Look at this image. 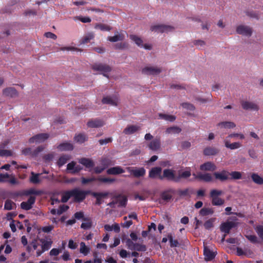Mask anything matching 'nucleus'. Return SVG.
<instances>
[{
  "instance_id": "19",
  "label": "nucleus",
  "mask_w": 263,
  "mask_h": 263,
  "mask_svg": "<svg viewBox=\"0 0 263 263\" xmlns=\"http://www.w3.org/2000/svg\"><path fill=\"white\" fill-rule=\"evenodd\" d=\"M193 175L194 176L195 179H197L206 182H211L213 179L211 175L209 173L202 174L200 173L197 175H196L195 174H193Z\"/></svg>"
},
{
  "instance_id": "15",
  "label": "nucleus",
  "mask_w": 263,
  "mask_h": 263,
  "mask_svg": "<svg viewBox=\"0 0 263 263\" xmlns=\"http://www.w3.org/2000/svg\"><path fill=\"white\" fill-rule=\"evenodd\" d=\"M149 149L153 151H157L161 147V140L160 137H156L153 139L147 145Z\"/></svg>"
},
{
  "instance_id": "23",
  "label": "nucleus",
  "mask_w": 263,
  "mask_h": 263,
  "mask_svg": "<svg viewBox=\"0 0 263 263\" xmlns=\"http://www.w3.org/2000/svg\"><path fill=\"white\" fill-rule=\"evenodd\" d=\"M216 169V166L212 162H206L200 166V170L203 171H214Z\"/></svg>"
},
{
  "instance_id": "45",
  "label": "nucleus",
  "mask_w": 263,
  "mask_h": 263,
  "mask_svg": "<svg viewBox=\"0 0 263 263\" xmlns=\"http://www.w3.org/2000/svg\"><path fill=\"white\" fill-rule=\"evenodd\" d=\"M71 197H72L71 190L65 191L62 194L61 202L63 203H65L67 202L69 198Z\"/></svg>"
},
{
  "instance_id": "40",
  "label": "nucleus",
  "mask_w": 263,
  "mask_h": 263,
  "mask_svg": "<svg viewBox=\"0 0 263 263\" xmlns=\"http://www.w3.org/2000/svg\"><path fill=\"white\" fill-rule=\"evenodd\" d=\"M41 174H35L34 172H31V177L30 178V181L33 184H38L41 182V180L39 176Z\"/></svg>"
},
{
  "instance_id": "12",
  "label": "nucleus",
  "mask_w": 263,
  "mask_h": 263,
  "mask_svg": "<svg viewBox=\"0 0 263 263\" xmlns=\"http://www.w3.org/2000/svg\"><path fill=\"white\" fill-rule=\"evenodd\" d=\"M213 175L216 180L221 182H224L230 179L229 172L225 170H223L220 172H215Z\"/></svg>"
},
{
  "instance_id": "63",
  "label": "nucleus",
  "mask_w": 263,
  "mask_h": 263,
  "mask_svg": "<svg viewBox=\"0 0 263 263\" xmlns=\"http://www.w3.org/2000/svg\"><path fill=\"white\" fill-rule=\"evenodd\" d=\"M168 238L171 243V246L172 247H177L178 245V242L177 240H174L171 235H168Z\"/></svg>"
},
{
  "instance_id": "4",
  "label": "nucleus",
  "mask_w": 263,
  "mask_h": 263,
  "mask_svg": "<svg viewBox=\"0 0 263 263\" xmlns=\"http://www.w3.org/2000/svg\"><path fill=\"white\" fill-rule=\"evenodd\" d=\"M178 178L175 174V171L172 169L166 168L163 171V174L160 177V180L166 179L168 181H172L175 183H178Z\"/></svg>"
},
{
  "instance_id": "14",
  "label": "nucleus",
  "mask_w": 263,
  "mask_h": 263,
  "mask_svg": "<svg viewBox=\"0 0 263 263\" xmlns=\"http://www.w3.org/2000/svg\"><path fill=\"white\" fill-rule=\"evenodd\" d=\"M104 124L103 120L96 118L89 120L87 123V125L90 128H99L102 127Z\"/></svg>"
},
{
  "instance_id": "56",
  "label": "nucleus",
  "mask_w": 263,
  "mask_h": 263,
  "mask_svg": "<svg viewBox=\"0 0 263 263\" xmlns=\"http://www.w3.org/2000/svg\"><path fill=\"white\" fill-rule=\"evenodd\" d=\"M246 237L247 238V239L249 240H250L252 243H256L260 242V241L258 240V238L255 235H247Z\"/></svg>"
},
{
  "instance_id": "30",
  "label": "nucleus",
  "mask_w": 263,
  "mask_h": 263,
  "mask_svg": "<svg viewBox=\"0 0 263 263\" xmlns=\"http://www.w3.org/2000/svg\"><path fill=\"white\" fill-rule=\"evenodd\" d=\"M219 153V150L213 147H206L203 150V154L205 156H214Z\"/></svg>"
},
{
  "instance_id": "29",
  "label": "nucleus",
  "mask_w": 263,
  "mask_h": 263,
  "mask_svg": "<svg viewBox=\"0 0 263 263\" xmlns=\"http://www.w3.org/2000/svg\"><path fill=\"white\" fill-rule=\"evenodd\" d=\"M225 146L230 149H237L241 146V143L239 142H234L230 143L228 139H226L224 141Z\"/></svg>"
},
{
  "instance_id": "6",
  "label": "nucleus",
  "mask_w": 263,
  "mask_h": 263,
  "mask_svg": "<svg viewBox=\"0 0 263 263\" xmlns=\"http://www.w3.org/2000/svg\"><path fill=\"white\" fill-rule=\"evenodd\" d=\"M126 170L131 175L136 178L143 177L146 173V171L144 167H127Z\"/></svg>"
},
{
  "instance_id": "36",
  "label": "nucleus",
  "mask_w": 263,
  "mask_h": 263,
  "mask_svg": "<svg viewBox=\"0 0 263 263\" xmlns=\"http://www.w3.org/2000/svg\"><path fill=\"white\" fill-rule=\"evenodd\" d=\"M191 175L190 171H185L184 172H178V175L177 176V178H178V182H180L181 179H187Z\"/></svg>"
},
{
  "instance_id": "18",
  "label": "nucleus",
  "mask_w": 263,
  "mask_h": 263,
  "mask_svg": "<svg viewBox=\"0 0 263 263\" xmlns=\"http://www.w3.org/2000/svg\"><path fill=\"white\" fill-rule=\"evenodd\" d=\"M40 242L42 243V249L43 251L49 250L52 243L51 238L49 236L46 237L45 238L40 239Z\"/></svg>"
},
{
  "instance_id": "50",
  "label": "nucleus",
  "mask_w": 263,
  "mask_h": 263,
  "mask_svg": "<svg viewBox=\"0 0 263 263\" xmlns=\"http://www.w3.org/2000/svg\"><path fill=\"white\" fill-rule=\"evenodd\" d=\"M181 132V129L177 126L168 127L166 129V132L168 134H179Z\"/></svg>"
},
{
  "instance_id": "5",
  "label": "nucleus",
  "mask_w": 263,
  "mask_h": 263,
  "mask_svg": "<svg viewBox=\"0 0 263 263\" xmlns=\"http://www.w3.org/2000/svg\"><path fill=\"white\" fill-rule=\"evenodd\" d=\"M150 29L152 31L160 33H167L168 32L173 31L175 30V28L171 25L158 24L152 26Z\"/></svg>"
},
{
  "instance_id": "48",
  "label": "nucleus",
  "mask_w": 263,
  "mask_h": 263,
  "mask_svg": "<svg viewBox=\"0 0 263 263\" xmlns=\"http://www.w3.org/2000/svg\"><path fill=\"white\" fill-rule=\"evenodd\" d=\"M105 230L110 231L114 230L116 232H119L120 231V227L118 224H115L112 226L106 224L104 226Z\"/></svg>"
},
{
  "instance_id": "25",
  "label": "nucleus",
  "mask_w": 263,
  "mask_h": 263,
  "mask_svg": "<svg viewBox=\"0 0 263 263\" xmlns=\"http://www.w3.org/2000/svg\"><path fill=\"white\" fill-rule=\"evenodd\" d=\"M174 193V192L172 190H169L163 192L161 194V198L162 200L164 202L170 201L173 197V194Z\"/></svg>"
},
{
  "instance_id": "3",
  "label": "nucleus",
  "mask_w": 263,
  "mask_h": 263,
  "mask_svg": "<svg viewBox=\"0 0 263 263\" xmlns=\"http://www.w3.org/2000/svg\"><path fill=\"white\" fill-rule=\"evenodd\" d=\"M72 196L76 202H81L86 198L89 194L88 191H82L79 188H74L71 190Z\"/></svg>"
},
{
  "instance_id": "28",
  "label": "nucleus",
  "mask_w": 263,
  "mask_h": 263,
  "mask_svg": "<svg viewBox=\"0 0 263 263\" xmlns=\"http://www.w3.org/2000/svg\"><path fill=\"white\" fill-rule=\"evenodd\" d=\"M57 148L61 151H70L73 150V146L69 142H64L60 144Z\"/></svg>"
},
{
  "instance_id": "43",
  "label": "nucleus",
  "mask_w": 263,
  "mask_h": 263,
  "mask_svg": "<svg viewBox=\"0 0 263 263\" xmlns=\"http://www.w3.org/2000/svg\"><path fill=\"white\" fill-rule=\"evenodd\" d=\"M130 39L133 41L138 46L142 47L143 46V41L141 38L136 35H130Z\"/></svg>"
},
{
  "instance_id": "20",
  "label": "nucleus",
  "mask_w": 263,
  "mask_h": 263,
  "mask_svg": "<svg viewBox=\"0 0 263 263\" xmlns=\"http://www.w3.org/2000/svg\"><path fill=\"white\" fill-rule=\"evenodd\" d=\"M216 254V252L211 250L208 247H204V255L205 259L206 261L211 260L214 259Z\"/></svg>"
},
{
  "instance_id": "27",
  "label": "nucleus",
  "mask_w": 263,
  "mask_h": 263,
  "mask_svg": "<svg viewBox=\"0 0 263 263\" xmlns=\"http://www.w3.org/2000/svg\"><path fill=\"white\" fill-rule=\"evenodd\" d=\"M79 162L87 168H90L95 166L94 162L90 159L82 158L79 160Z\"/></svg>"
},
{
  "instance_id": "60",
  "label": "nucleus",
  "mask_w": 263,
  "mask_h": 263,
  "mask_svg": "<svg viewBox=\"0 0 263 263\" xmlns=\"http://www.w3.org/2000/svg\"><path fill=\"white\" fill-rule=\"evenodd\" d=\"M97 180V178L95 177H91L89 178H86L84 177L82 178V183L83 184H86L90 182Z\"/></svg>"
},
{
  "instance_id": "17",
  "label": "nucleus",
  "mask_w": 263,
  "mask_h": 263,
  "mask_svg": "<svg viewBox=\"0 0 263 263\" xmlns=\"http://www.w3.org/2000/svg\"><path fill=\"white\" fill-rule=\"evenodd\" d=\"M119 99L118 97H115L114 98H111L110 97L107 96L104 97L102 100V102L104 104H110L112 106H117L119 103Z\"/></svg>"
},
{
  "instance_id": "49",
  "label": "nucleus",
  "mask_w": 263,
  "mask_h": 263,
  "mask_svg": "<svg viewBox=\"0 0 263 263\" xmlns=\"http://www.w3.org/2000/svg\"><path fill=\"white\" fill-rule=\"evenodd\" d=\"M80 252L84 255H86L89 252V248L85 245L84 242H81L80 243Z\"/></svg>"
},
{
  "instance_id": "22",
  "label": "nucleus",
  "mask_w": 263,
  "mask_h": 263,
  "mask_svg": "<svg viewBox=\"0 0 263 263\" xmlns=\"http://www.w3.org/2000/svg\"><path fill=\"white\" fill-rule=\"evenodd\" d=\"M109 194L108 192L104 193H98L93 192L92 195L93 197L96 198V204L97 205H100L103 202V199L105 197H106Z\"/></svg>"
},
{
  "instance_id": "41",
  "label": "nucleus",
  "mask_w": 263,
  "mask_h": 263,
  "mask_svg": "<svg viewBox=\"0 0 263 263\" xmlns=\"http://www.w3.org/2000/svg\"><path fill=\"white\" fill-rule=\"evenodd\" d=\"M254 229L260 239V242L263 243V226L257 225L254 227Z\"/></svg>"
},
{
  "instance_id": "32",
  "label": "nucleus",
  "mask_w": 263,
  "mask_h": 263,
  "mask_svg": "<svg viewBox=\"0 0 263 263\" xmlns=\"http://www.w3.org/2000/svg\"><path fill=\"white\" fill-rule=\"evenodd\" d=\"M132 219H137L136 215H129L128 216H125L124 219L125 222L122 224V227L128 228L133 223L132 221Z\"/></svg>"
},
{
  "instance_id": "10",
  "label": "nucleus",
  "mask_w": 263,
  "mask_h": 263,
  "mask_svg": "<svg viewBox=\"0 0 263 263\" xmlns=\"http://www.w3.org/2000/svg\"><path fill=\"white\" fill-rule=\"evenodd\" d=\"M161 71L160 68L154 66H146L142 69V73L147 75H157Z\"/></svg>"
},
{
  "instance_id": "38",
  "label": "nucleus",
  "mask_w": 263,
  "mask_h": 263,
  "mask_svg": "<svg viewBox=\"0 0 263 263\" xmlns=\"http://www.w3.org/2000/svg\"><path fill=\"white\" fill-rule=\"evenodd\" d=\"M217 126L225 128H233L236 126V125L233 122L224 121L218 123Z\"/></svg>"
},
{
  "instance_id": "62",
  "label": "nucleus",
  "mask_w": 263,
  "mask_h": 263,
  "mask_svg": "<svg viewBox=\"0 0 263 263\" xmlns=\"http://www.w3.org/2000/svg\"><path fill=\"white\" fill-rule=\"evenodd\" d=\"M43 193L42 191L41 190H36L33 189H31L27 192L28 195H40Z\"/></svg>"
},
{
  "instance_id": "26",
  "label": "nucleus",
  "mask_w": 263,
  "mask_h": 263,
  "mask_svg": "<svg viewBox=\"0 0 263 263\" xmlns=\"http://www.w3.org/2000/svg\"><path fill=\"white\" fill-rule=\"evenodd\" d=\"M3 93L6 97L11 98L15 97L17 96V90L13 87H7L3 91Z\"/></svg>"
},
{
  "instance_id": "59",
  "label": "nucleus",
  "mask_w": 263,
  "mask_h": 263,
  "mask_svg": "<svg viewBox=\"0 0 263 263\" xmlns=\"http://www.w3.org/2000/svg\"><path fill=\"white\" fill-rule=\"evenodd\" d=\"M12 155V153L10 150L2 149H0V156H11Z\"/></svg>"
},
{
  "instance_id": "9",
  "label": "nucleus",
  "mask_w": 263,
  "mask_h": 263,
  "mask_svg": "<svg viewBox=\"0 0 263 263\" xmlns=\"http://www.w3.org/2000/svg\"><path fill=\"white\" fill-rule=\"evenodd\" d=\"M92 69L95 71H99L102 72L105 77H108V75L106 73L111 71V67L106 65L103 64H96L92 66Z\"/></svg>"
},
{
  "instance_id": "64",
  "label": "nucleus",
  "mask_w": 263,
  "mask_h": 263,
  "mask_svg": "<svg viewBox=\"0 0 263 263\" xmlns=\"http://www.w3.org/2000/svg\"><path fill=\"white\" fill-rule=\"evenodd\" d=\"M54 157V155L53 153H50L46 155H45L43 158L46 162L50 161L53 159Z\"/></svg>"
},
{
  "instance_id": "33",
  "label": "nucleus",
  "mask_w": 263,
  "mask_h": 263,
  "mask_svg": "<svg viewBox=\"0 0 263 263\" xmlns=\"http://www.w3.org/2000/svg\"><path fill=\"white\" fill-rule=\"evenodd\" d=\"M101 165L103 167H104V169H106L108 166L113 165L114 164V162L111 161V159L108 158H102L100 161Z\"/></svg>"
},
{
  "instance_id": "61",
  "label": "nucleus",
  "mask_w": 263,
  "mask_h": 263,
  "mask_svg": "<svg viewBox=\"0 0 263 263\" xmlns=\"http://www.w3.org/2000/svg\"><path fill=\"white\" fill-rule=\"evenodd\" d=\"M69 209V206L67 205L62 204L59 206V209L58 210V212L57 214H62L64 212L67 211V210Z\"/></svg>"
},
{
  "instance_id": "13",
  "label": "nucleus",
  "mask_w": 263,
  "mask_h": 263,
  "mask_svg": "<svg viewBox=\"0 0 263 263\" xmlns=\"http://www.w3.org/2000/svg\"><path fill=\"white\" fill-rule=\"evenodd\" d=\"M75 218L78 219H82L83 222L81 226L82 229H88L91 228V220L89 218L85 217L84 215H76Z\"/></svg>"
},
{
  "instance_id": "21",
  "label": "nucleus",
  "mask_w": 263,
  "mask_h": 263,
  "mask_svg": "<svg viewBox=\"0 0 263 263\" xmlns=\"http://www.w3.org/2000/svg\"><path fill=\"white\" fill-rule=\"evenodd\" d=\"M35 201V198L33 196H30L27 201H24L21 203V207L24 210H30L31 209L32 204L34 203Z\"/></svg>"
},
{
  "instance_id": "57",
  "label": "nucleus",
  "mask_w": 263,
  "mask_h": 263,
  "mask_svg": "<svg viewBox=\"0 0 263 263\" xmlns=\"http://www.w3.org/2000/svg\"><path fill=\"white\" fill-rule=\"evenodd\" d=\"M181 106L183 108L191 111H193L195 109V106L193 104L189 103H183L181 104Z\"/></svg>"
},
{
  "instance_id": "42",
  "label": "nucleus",
  "mask_w": 263,
  "mask_h": 263,
  "mask_svg": "<svg viewBox=\"0 0 263 263\" xmlns=\"http://www.w3.org/2000/svg\"><path fill=\"white\" fill-rule=\"evenodd\" d=\"M95 37L93 33H89L84 36L80 41L81 44H85L90 42V41L93 39Z\"/></svg>"
},
{
  "instance_id": "52",
  "label": "nucleus",
  "mask_w": 263,
  "mask_h": 263,
  "mask_svg": "<svg viewBox=\"0 0 263 263\" xmlns=\"http://www.w3.org/2000/svg\"><path fill=\"white\" fill-rule=\"evenodd\" d=\"M15 204L11 200L7 199L5 203L4 209L7 210H11L13 209Z\"/></svg>"
},
{
  "instance_id": "7",
  "label": "nucleus",
  "mask_w": 263,
  "mask_h": 263,
  "mask_svg": "<svg viewBox=\"0 0 263 263\" xmlns=\"http://www.w3.org/2000/svg\"><path fill=\"white\" fill-rule=\"evenodd\" d=\"M236 32L239 34L250 36L252 34L253 31L252 28L250 27L241 25L237 27Z\"/></svg>"
},
{
  "instance_id": "47",
  "label": "nucleus",
  "mask_w": 263,
  "mask_h": 263,
  "mask_svg": "<svg viewBox=\"0 0 263 263\" xmlns=\"http://www.w3.org/2000/svg\"><path fill=\"white\" fill-rule=\"evenodd\" d=\"M229 176H231L230 179L238 180L242 177L241 173L237 171H233L229 173Z\"/></svg>"
},
{
  "instance_id": "37",
  "label": "nucleus",
  "mask_w": 263,
  "mask_h": 263,
  "mask_svg": "<svg viewBox=\"0 0 263 263\" xmlns=\"http://www.w3.org/2000/svg\"><path fill=\"white\" fill-rule=\"evenodd\" d=\"M124 39V35L122 33H120L113 36H108L107 40L111 42H116L119 41H123Z\"/></svg>"
},
{
  "instance_id": "55",
  "label": "nucleus",
  "mask_w": 263,
  "mask_h": 263,
  "mask_svg": "<svg viewBox=\"0 0 263 263\" xmlns=\"http://www.w3.org/2000/svg\"><path fill=\"white\" fill-rule=\"evenodd\" d=\"M232 138H238L240 139H245V136L242 134H238V133H232L231 134H229L228 137H226V139H230Z\"/></svg>"
},
{
  "instance_id": "31",
  "label": "nucleus",
  "mask_w": 263,
  "mask_h": 263,
  "mask_svg": "<svg viewBox=\"0 0 263 263\" xmlns=\"http://www.w3.org/2000/svg\"><path fill=\"white\" fill-rule=\"evenodd\" d=\"M140 127L137 125H129L127 126L123 130L126 135H131L139 130Z\"/></svg>"
},
{
  "instance_id": "35",
  "label": "nucleus",
  "mask_w": 263,
  "mask_h": 263,
  "mask_svg": "<svg viewBox=\"0 0 263 263\" xmlns=\"http://www.w3.org/2000/svg\"><path fill=\"white\" fill-rule=\"evenodd\" d=\"M70 158H71L70 156L68 155H63L59 158V159L57 162V165L59 167H61L62 166L64 165L65 163H66L67 161L70 160Z\"/></svg>"
},
{
  "instance_id": "53",
  "label": "nucleus",
  "mask_w": 263,
  "mask_h": 263,
  "mask_svg": "<svg viewBox=\"0 0 263 263\" xmlns=\"http://www.w3.org/2000/svg\"><path fill=\"white\" fill-rule=\"evenodd\" d=\"M96 28L100 29L101 31H109L111 29V27L110 26L104 24H100L97 25L96 26Z\"/></svg>"
},
{
  "instance_id": "11",
  "label": "nucleus",
  "mask_w": 263,
  "mask_h": 263,
  "mask_svg": "<svg viewBox=\"0 0 263 263\" xmlns=\"http://www.w3.org/2000/svg\"><path fill=\"white\" fill-rule=\"evenodd\" d=\"M49 137V135L47 133H42L37 134L32 137L30 138L29 140V142L30 143L34 142L35 143H41L47 140Z\"/></svg>"
},
{
  "instance_id": "16",
  "label": "nucleus",
  "mask_w": 263,
  "mask_h": 263,
  "mask_svg": "<svg viewBox=\"0 0 263 263\" xmlns=\"http://www.w3.org/2000/svg\"><path fill=\"white\" fill-rule=\"evenodd\" d=\"M162 168L161 167L157 166L152 167L148 173V177L152 179H155L158 178L160 180L161 175Z\"/></svg>"
},
{
  "instance_id": "46",
  "label": "nucleus",
  "mask_w": 263,
  "mask_h": 263,
  "mask_svg": "<svg viewBox=\"0 0 263 263\" xmlns=\"http://www.w3.org/2000/svg\"><path fill=\"white\" fill-rule=\"evenodd\" d=\"M159 117L161 119H163L164 120L168 121L170 122H173L176 119V117L174 116L164 114L162 113L159 114Z\"/></svg>"
},
{
  "instance_id": "58",
  "label": "nucleus",
  "mask_w": 263,
  "mask_h": 263,
  "mask_svg": "<svg viewBox=\"0 0 263 263\" xmlns=\"http://www.w3.org/2000/svg\"><path fill=\"white\" fill-rule=\"evenodd\" d=\"M44 148L43 146H39L35 149L32 151V157L37 156L40 153L44 150Z\"/></svg>"
},
{
  "instance_id": "34",
  "label": "nucleus",
  "mask_w": 263,
  "mask_h": 263,
  "mask_svg": "<svg viewBox=\"0 0 263 263\" xmlns=\"http://www.w3.org/2000/svg\"><path fill=\"white\" fill-rule=\"evenodd\" d=\"M235 226V223L233 222H227L223 223L221 227V231L226 233H229L230 230Z\"/></svg>"
},
{
  "instance_id": "2",
  "label": "nucleus",
  "mask_w": 263,
  "mask_h": 263,
  "mask_svg": "<svg viewBox=\"0 0 263 263\" xmlns=\"http://www.w3.org/2000/svg\"><path fill=\"white\" fill-rule=\"evenodd\" d=\"M222 194L223 192L221 190L213 189L210 191V197L213 205H221L224 203V200L219 197Z\"/></svg>"
},
{
  "instance_id": "51",
  "label": "nucleus",
  "mask_w": 263,
  "mask_h": 263,
  "mask_svg": "<svg viewBox=\"0 0 263 263\" xmlns=\"http://www.w3.org/2000/svg\"><path fill=\"white\" fill-rule=\"evenodd\" d=\"M97 180L103 183H112L115 182L116 179L114 178H110L106 177H99L97 178Z\"/></svg>"
},
{
  "instance_id": "24",
  "label": "nucleus",
  "mask_w": 263,
  "mask_h": 263,
  "mask_svg": "<svg viewBox=\"0 0 263 263\" xmlns=\"http://www.w3.org/2000/svg\"><path fill=\"white\" fill-rule=\"evenodd\" d=\"M125 172V171L119 166H117L108 168L106 173L108 175H119Z\"/></svg>"
},
{
  "instance_id": "1",
  "label": "nucleus",
  "mask_w": 263,
  "mask_h": 263,
  "mask_svg": "<svg viewBox=\"0 0 263 263\" xmlns=\"http://www.w3.org/2000/svg\"><path fill=\"white\" fill-rule=\"evenodd\" d=\"M111 195L112 201L108 204L111 208L116 207H124L126 205L127 198V197L122 194Z\"/></svg>"
},
{
  "instance_id": "54",
  "label": "nucleus",
  "mask_w": 263,
  "mask_h": 263,
  "mask_svg": "<svg viewBox=\"0 0 263 263\" xmlns=\"http://www.w3.org/2000/svg\"><path fill=\"white\" fill-rule=\"evenodd\" d=\"M128 47V44L126 42L117 43L115 45L116 49H124Z\"/></svg>"
},
{
  "instance_id": "44",
  "label": "nucleus",
  "mask_w": 263,
  "mask_h": 263,
  "mask_svg": "<svg viewBox=\"0 0 263 263\" xmlns=\"http://www.w3.org/2000/svg\"><path fill=\"white\" fill-rule=\"evenodd\" d=\"M74 141L79 143H83L87 140V137L83 134L76 135L74 138Z\"/></svg>"
},
{
  "instance_id": "8",
  "label": "nucleus",
  "mask_w": 263,
  "mask_h": 263,
  "mask_svg": "<svg viewBox=\"0 0 263 263\" xmlns=\"http://www.w3.org/2000/svg\"><path fill=\"white\" fill-rule=\"evenodd\" d=\"M241 105L242 108L247 110L258 111L259 109V106L254 102L242 101Z\"/></svg>"
},
{
  "instance_id": "39",
  "label": "nucleus",
  "mask_w": 263,
  "mask_h": 263,
  "mask_svg": "<svg viewBox=\"0 0 263 263\" xmlns=\"http://www.w3.org/2000/svg\"><path fill=\"white\" fill-rule=\"evenodd\" d=\"M251 177L254 183L259 185L263 184V178L257 174L252 173Z\"/></svg>"
}]
</instances>
